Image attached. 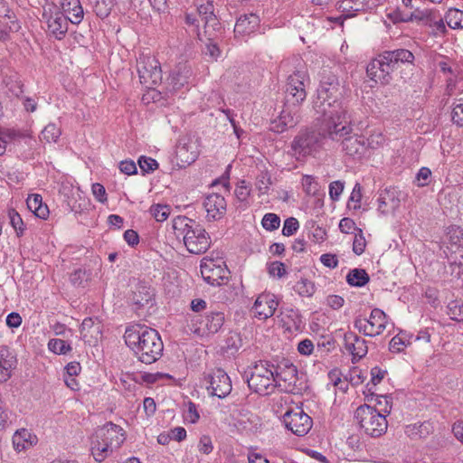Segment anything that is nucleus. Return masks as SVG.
<instances>
[{
	"label": "nucleus",
	"mask_w": 463,
	"mask_h": 463,
	"mask_svg": "<svg viewBox=\"0 0 463 463\" xmlns=\"http://www.w3.org/2000/svg\"><path fill=\"white\" fill-rule=\"evenodd\" d=\"M314 109L326 119V129L331 139L340 138L350 130L347 106L343 102V87L335 75L323 77Z\"/></svg>",
	"instance_id": "f257e3e1"
},
{
	"label": "nucleus",
	"mask_w": 463,
	"mask_h": 463,
	"mask_svg": "<svg viewBox=\"0 0 463 463\" xmlns=\"http://www.w3.org/2000/svg\"><path fill=\"white\" fill-rule=\"evenodd\" d=\"M124 339L138 360L151 364L157 361L163 353V341L156 329L141 324L127 327Z\"/></svg>",
	"instance_id": "f03ea898"
},
{
	"label": "nucleus",
	"mask_w": 463,
	"mask_h": 463,
	"mask_svg": "<svg viewBox=\"0 0 463 463\" xmlns=\"http://www.w3.org/2000/svg\"><path fill=\"white\" fill-rule=\"evenodd\" d=\"M174 230L183 235L184 243L190 253H204L211 245V239L205 229L194 220L178 216L174 220Z\"/></svg>",
	"instance_id": "7ed1b4c3"
},
{
	"label": "nucleus",
	"mask_w": 463,
	"mask_h": 463,
	"mask_svg": "<svg viewBox=\"0 0 463 463\" xmlns=\"http://www.w3.org/2000/svg\"><path fill=\"white\" fill-rule=\"evenodd\" d=\"M325 138L331 139L326 129V119L323 118V131L315 128H306L294 137L291 143V149L295 156H307L317 151Z\"/></svg>",
	"instance_id": "20e7f679"
},
{
	"label": "nucleus",
	"mask_w": 463,
	"mask_h": 463,
	"mask_svg": "<svg viewBox=\"0 0 463 463\" xmlns=\"http://www.w3.org/2000/svg\"><path fill=\"white\" fill-rule=\"evenodd\" d=\"M354 418L360 428L371 437L382 436L388 427L386 416L379 410L367 404L361 405L356 409Z\"/></svg>",
	"instance_id": "39448f33"
},
{
	"label": "nucleus",
	"mask_w": 463,
	"mask_h": 463,
	"mask_svg": "<svg viewBox=\"0 0 463 463\" xmlns=\"http://www.w3.org/2000/svg\"><path fill=\"white\" fill-rule=\"evenodd\" d=\"M274 364L267 361H259L250 368V376L247 378L248 386L254 392L268 395L276 388Z\"/></svg>",
	"instance_id": "423d86ee"
},
{
	"label": "nucleus",
	"mask_w": 463,
	"mask_h": 463,
	"mask_svg": "<svg viewBox=\"0 0 463 463\" xmlns=\"http://www.w3.org/2000/svg\"><path fill=\"white\" fill-rule=\"evenodd\" d=\"M308 75L306 71L298 70L288 77L285 87V101L288 106H300L307 98L306 81Z\"/></svg>",
	"instance_id": "0eeeda50"
},
{
	"label": "nucleus",
	"mask_w": 463,
	"mask_h": 463,
	"mask_svg": "<svg viewBox=\"0 0 463 463\" xmlns=\"http://www.w3.org/2000/svg\"><path fill=\"white\" fill-rule=\"evenodd\" d=\"M137 72L140 82L153 88L162 82V70L159 61L153 56L141 55L137 60Z\"/></svg>",
	"instance_id": "6e6552de"
},
{
	"label": "nucleus",
	"mask_w": 463,
	"mask_h": 463,
	"mask_svg": "<svg viewBox=\"0 0 463 463\" xmlns=\"http://www.w3.org/2000/svg\"><path fill=\"white\" fill-rule=\"evenodd\" d=\"M387 317L380 308H373L369 318L357 317L354 327L367 336H375L382 334L386 328Z\"/></svg>",
	"instance_id": "1a4fd4ad"
},
{
	"label": "nucleus",
	"mask_w": 463,
	"mask_h": 463,
	"mask_svg": "<svg viewBox=\"0 0 463 463\" xmlns=\"http://www.w3.org/2000/svg\"><path fill=\"white\" fill-rule=\"evenodd\" d=\"M200 267L203 280L212 286L222 285L228 278L229 270L221 259L203 258Z\"/></svg>",
	"instance_id": "9d476101"
},
{
	"label": "nucleus",
	"mask_w": 463,
	"mask_h": 463,
	"mask_svg": "<svg viewBox=\"0 0 463 463\" xmlns=\"http://www.w3.org/2000/svg\"><path fill=\"white\" fill-rule=\"evenodd\" d=\"M206 388L213 396L225 398L232 392V381L221 368H216L204 376Z\"/></svg>",
	"instance_id": "9b49d317"
},
{
	"label": "nucleus",
	"mask_w": 463,
	"mask_h": 463,
	"mask_svg": "<svg viewBox=\"0 0 463 463\" xmlns=\"http://www.w3.org/2000/svg\"><path fill=\"white\" fill-rule=\"evenodd\" d=\"M286 428L297 436L306 435L312 428V419L300 408L289 410L282 417Z\"/></svg>",
	"instance_id": "f8f14e48"
},
{
	"label": "nucleus",
	"mask_w": 463,
	"mask_h": 463,
	"mask_svg": "<svg viewBox=\"0 0 463 463\" xmlns=\"http://www.w3.org/2000/svg\"><path fill=\"white\" fill-rule=\"evenodd\" d=\"M195 322L199 325L194 328V333L200 335H213L223 326L224 315L222 312L211 311L204 317L196 316Z\"/></svg>",
	"instance_id": "ddd939ff"
},
{
	"label": "nucleus",
	"mask_w": 463,
	"mask_h": 463,
	"mask_svg": "<svg viewBox=\"0 0 463 463\" xmlns=\"http://www.w3.org/2000/svg\"><path fill=\"white\" fill-rule=\"evenodd\" d=\"M299 106L289 105L284 101V107L278 118L270 122V130L282 133L286 129L295 127L299 121Z\"/></svg>",
	"instance_id": "4468645a"
},
{
	"label": "nucleus",
	"mask_w": 463,
	"mask_h": 463,
	"mask_svg": "<svg viewBox=\"0 0 463 463\" xmlns=\"http://www.w3.org/2000/svg\"><path fill=\"white\" fill-rule=\"evenodd\" d=\"M352 133V127L346 134H344L340 138L332 139L333 141L341 142L342 150L348 156L353 157H361L365 150V137L361 135H350Z\"/></svg>",
	"instance_id": "2eb2a0df"
},
{
	"label": "nucleus",
	"mask_w": 463,
	"mask_h": 463,
	"mask_svg": "<svg viewBox=\"0 0 463 463\" xmlns=\"http://www.w3.org/2000/svg\"><path fill=\"white\" fill-rule=\"evenodd\" d=\"M197 14L204 23V35L208 36L209 40H212L215 33L221 29V24L214 14L213 2L206 1L205 3L200 4L197 7Z\"/></svg>",
	"instance_id": "dca6fc26"
},
{
	"label": "nucleus",
	"mask_w": 463,
	"mask_h": 463,
	"mask_svg": "<svg viewBox=\"0 0 463 463\" xmlns=\"http://www.w3.org/2000/svg\"><path fill=\"white\" fill-rule=\"evenodd\" d=\"M96 438L108 443L110 448L117 449L125 440V436L122 428L113 424L112 422L107 423L103 427L95 431Z\"/></svg>",
	"instance_id": "f3484780"
},
{
	"label": "nucleus",
	"mask_w": 463,
	"mask_h": 463,
	"mask_svg": "<svg viewBox=\"0 0 463 463\" xmlns=\"http://www.w3.org/2000/svg\"><path fill=\"white\" fill-rule=\"evenodd\" d=\"M274 377L276 387L284 389L293 388L298 381V370L292 364H286L282 365H274Z\"/></svg>",
	"instance_id": "a211bd4d"
},
{
	"label": "nucleus",
	"mask_w": 463,
	"mask_h": 463,
	"mask_svg": "<svg viewBox=\"0 0 463 463\" xmlns=\"http://www.w3.org/2000/svg\"><path fill=\"white\" fill-rule=\"evenodd\" d=\"M398 191L394 187L382 190L378 197V211L383 215L392 214L400 206Z\"/></svg>",
	"instance_id": "6ab92c4d"
},
{
	"label": "nucleus",
	"mask_w": 463,
	"mask_h": 463,
	"mask_svg": "<svg viewBox=\"0 0 463 463\" xmlns=\"http://www.w3.org/2000/svg\"><path fill=\"white\" fill-rule=\"evenodd\" d=\"M278 301L275 296L271 294L260 295L252 307V310L256 317L265 320L272 317L278 307Z\"/></svg>",
	"instance_id": "aec40b11"
},
{
	"label": "nucleus",
	"mask_w": 463,
	"mask_h": 463,
	"mask_svg": "<svg viewBox=\"0 0 463 463\" xmlns=\"http://www.w3.org/2000/svg\"><path fill=\"white\" fill-rule=\"evenodd\" d=\"M203 206L208 221L219 220L226 213V201L222 195L218 194H212L206 196Z\"/></svg>",
	"instance_id": "412c9836"
},
{
	"label": "nucleus",
	"mask_w": 463,
	"mask_h": 463,
	"mask_svg": "<svg viewBox=\"0 0 463 463\" xmlns=\"http://www.w3.org/2000/svg\"><path fill=\"white\" fill-rule=\"evenodd\" d=\"M345 347L353 355V362L358 361L368 352L366 341L353 332H347L344 335Z\"/></svg>",
	"instance_id": "4be33fe9"
},
{
	"label": "nucleus",
	"mask_w": 463,
	"mask_h": 463,
	"mask_svg": "<svg viewBox=\"0 0 463 463\" xmlns=\"http://www.w3.org/2000/svg\"><path fill=\"white\" fill-rule=\"evenodd\" d=\"M260 25V18L255 14L241 15L234 26L235 37H243L254 33Z\"/></svg>",
	"instance_id": "5701e85b"
},
{
	"label": "nucleus",
	"mask_w": 463,
	"mask_h": 463,
	"mask_svg": "<svg viewBox=\"0 0 463 463\" xmlns=\"http://www.w3.org/2000/svg\"><path fill=\"white\" fill-rule=\"evenodd\" d=\"M192 75L191 67L185 62H181L172 71L168 81L172 85L173 90H176L188 84Z\"/></svg>",
	"instance_id": "b1692460"
},
{
	"label": "nucleus",
	"mask_w": 463,
	"mask_h": 463,
	"mask_svg": "<svg viewBox=\"0 0 463 463\" xmlns=\"http://www.w3.org/2000/svg\"><path fill=\"white\" fill-rule=\"evenodd\" d=\"M80 334L85 343L95 345L102 335L100 322L91 317L85 318L81 323Z\"/></svg>",
	"instance_id": "393cba45"
},
{
	"label": "nucleus",
	"mask_w": 463,
	"mask_h": 463,
	"mask_svg": "<svg viewBox=\"0 0 463 463\" xmlns=\"http://www.w3.org/2000/svg\"><path fill=\"white\" fill-rule=\"evenodd\" d=\"M16 359L6 346H0V383L10 379Z\"/></svg>",
	"instance_id": "a878e982"
},
{
	"label": "nucleus",
	"mask_w": 463,
	"mask_h": 463,
	"mask_svg": "<svg viewBox=\"0 0 463 463\" xmlns=\"http://www.w3.org/2000/svg\"><path fill=\"white\" fill-rule=\"evenodd\" d=\"M48 31L56 39H62L68 31V18L61 13H55L47 20Z\"/></svg>",
	"instance_id": "bb28decb"
},
{
	"label": "nucleus",
	"mask_w": 463,
	"mask_h": 463,
	"mask_svg": "<svg viewBox=\"0 0 463 463\" xmlns=\"http://www.w3.org/2000/svg\"><path fill=\"white\" fill-rule=\"evenodd\" d=\"M37 441V438L26 430L21 429L15 431L13 436V445L15 450L23 451L31 448Z\"/></svg>",
	"instance_id": "cd10ccee"
},
{
	"label": "nucleus",
	"mask_w": 463,
	"mask_h": 463,
	"mask_svg": "<svg viewBox=\"0 0 463 463\" xmlns=\"http://www.w3.org/2000/svg\"><path fill=\"white\" fill-rule=\"evenodd\" d=\"M90 450L95 460L101 462L114 450V449L110 448V446L105 441L96 438V434L94 433L91 437Z\"/></svg>",
	"instance_id": "c85d7f7f"
},
{
	"label": "nucleus",
	"mask_w": 463,
	"mask_h": 463,
	"mask_svg": "<svg viewBox=\"0 0 463 463\" xmlns=\"http://www.w3.org/2000/svg\"><path fill=\"white\" fill-rule=\"evenodd\" d=\"M28 209L40 219H46L49 215V209L43 203V198L40 194L29 195L26 200Z\"/></svg>",
	"instance_id": "c756f323"
},
{
	"label": "nucleus",
	"mask_w": 463,
	"mask_h": 463,
	"mask_svg": "<svg viewBox=\"0 0 463 463\" xmlns=\"http://www.w3.org/2000/svg\"><path fill=\"white\" fill-rule=\"evenodd\" d=\"M384 52L387 55V61L392 62L396 70L398 69L400 63L412 64L414 61L413 53L406 49L385 51Z\"/></svg>",
	"instance_id": "7c9ffc66"
},
{
	"label": "nucleus",
	"mask_w": 463,
	"mask_h": 463,
	"mask_svg": "<svg viewBox=\"0 0 463 463\" xmlns=\"http://www.w3.org/2000/svg\"><path fill=\"white\" fill-rule=\"evenodd\" d=\"M62 7L65 13H67L66 18L68 22L78 24L83 18V9L79 0H70L67 3L62 4Z\"/></svg>",
	"instance_id": "2f4dec72"
},
{
	"label": "nucleus",
	"mask_w": 463,
	"mask_h": 463,
	"mask_svg": "<svg viewBox=\"0 0 463 463\" xmlns=\"http://www.w3.org/2000/svg\"><path fill=\"white\" fill-rule=\"evenodd\" d=\"M153 296V291L149 288L138 285L133 291L131 300L137 308H140L148 305L152 301Z\"/></svg>",
	"instance_id": "473e14b6"
},
{
	"label": "nucleus",
	"mask_w": 463,
	"mask_h": 463,
	"mask_svg": "<svg viewBox=\"0 0 463 463\" xmlns=\"http://www.w3.org/2000/svg\"><path fill=\"white\" fill-rule=\"evenodd\" d=\"M370 280V277L367 272L363 269H354L349 271L346 276V281L350 286L353 287H364Z\"/></svg>",
	"instance_id": "72a5a7b5"
},
{
	"label": "nucleus",
	"mask_w": 463,
	"mask_h": 463,
	"mask_svg": "<svg viewBox=\"0 0 463 463\" xmlns=\"http://www.w3.org/2000/svg\"><path fill=\"white\" fill-rule=\"evenodd\" d=\"M445 20L451 29L463 28V12L458 9H449L445 15Z\"/></svg>",
	"instance_id": "f704fd0d"
},
{
	"label": "nucleus",
	"mask_w": 463,
	"mask_h": 463,
	"mask_svg": "<svg viewBox=\"0 0 463 463\" xmlns=\"http://www.w3.org/2000/svg\"><path fill=\"white\" fill-rule=\"evenodd\" d=\"M379 61H381V75H382V83L388 84L390 82L391 77L390 74L396 70L392 62L387 61V55L383 52L379 56Z\"/></svg>",
	"instance_id": "c9c22d12"
},
{
	"label": "nucleus",
	"mask_w": 463,
	"mask_h": 463,
	"mask_svg": "<svg viewBox=\"0 0 463 463\" xmlns=\"http://www.w3.org/2000/svg\"><path fill=\"white\" fill-rule=\"evenodd\" d=\"M61 134V128L53 123L48 124L41 133V140L47 143H55Z\"/></svg>",
	"instance_id": "e433bc0d"
},
{
	"label": "nucleus",
	"mask_w": 463,
	"mask_h": 463,
	"mask_svg": "<svg viewBox=\"0 0 463 463\" xmlns=\"http://www.w3.org/2000/svg\"><path fill=\"white\" fill-rule=\"evenodd\" d=\"M315 285L307 279L301 278L294 286V290L301 297H311L315 293Z\"/></svg>",
	"instance_id": "4c0bfd02"
},
{
	"label": "nucleus",
	"mask_w": 463,
	"mask_h": 463,
	"mask_svg": "<svg viewBox=\"0 0 463 463\" xmlns=\"http://www.w3.org/2000/svg\"><path fill=\"white\" fill-rule=\"evenodd\" d=\"M113 4L112 0H94L93 1V10L95 14L100 17H107L112 9Z\"/></svg>",
	"instance_id": "58836bf2"
},
{
	"label": "nucleus",
	"mask_w": 463,
	"mask_h": 463,
	"mask_svg": "<svg viewBox=\"0 0 463 463\" xmlns=\"http://www.w3.org/2000/svg\"><path fill=\"white\" fill-rule=\"evenodd\" d=\"M448 315L455 321L463 322V301H451L448 305Z\"/></svg>",
	"instance_id": "ea45409f"
},
{
	"label": "nucleus",
	"mask_w": 463,
	"mask_h": 463,
	"mask_svg": "<svg viewBox=\"0 0 463 463\" xmlns=\"http://www.w3.org/2000/svg\"><path fill=\"white\" fill-rule=\"evenodd\" d=\"M272 184L271 176L268 172H261L256 179V187L262 194H267Z\"/></svg>",
	"instance_id": "a19ab883"
},
{
	"label": "nucleus",
	"mask_w": 463,
	"mask_h": 463,
	"mask_svg": "<svg viewBox=\"0 0 463 463\" xmlns=\"http://www.w3.org/2000/svg\"><path fill=\"white\" fill-rule=\"evenodd\" d=\"M8 217L10 220V224L15 230L17 236L23 235L24 227L20 214L15 210L10 209L8 211Z\"/></svg>",
	"instance_id": "79ce46f5"
},
{
	"label": "nucleus",
	"mask_w": 463,
	"mask_h": 463,
	"mask_svg": "<svg viewBox=\"0 0 463 463\" xmlns=\"http://www.w3.org/2000/svg\"><path fill=\"white\" fill-rule=\"evenodd\" d=\"M49 349L57 354H65L71 348L64 340L61 339H51L48 343Z\"/></svg>",
	"instance_id": "37998d69"
},
{
	"label": "nucleus",
	"mask_w": 463,
	"mask_h": 463,
	"mask_svg": "<svg viewBox=\"0 0 463 463\" xmlns=\"http://www.w3.org/2000/svg\"><path fill=\"white\" fill-rule=\"evenodd\" d=\"M366 71L368 76L374 81L382 83L381 61L379 58L373 59L367 66Z\"/></svg>",
	"instance_id": "c03bdc74"
},
{
	"label": "nucleus",
	"mask_w": 463,
	"mask_h": 463,
	"mask_svg": "<svg viewBox=\"0 0 463 463\" xmlns=\"http://www.w3.org/2000/svg\"><path fill=\"white\" fill-rule=\"evenodd\" d=\"M150 213L157 222H164L170 214V208L166 204H156L151 206Z\"/></svg>",
	"instance_id": "a18cd8bd"
},
{
	"label": "nucleus",
	"mask_w": 463,
	"mask_h": 463,
	"mask_svg": "<svg viewBox=\"0 0 463 463\" xmlns=\"http://www.w3.org/2000/svg\"><path fill=\"white\" fill-rule=\"evenodd\" d=\"M262 227L267 231H274L279 227L280 219L275 213H266L261 221Z\"/></svg>",
	"instance_id": "49530a36"
},
{
	"label": "nucleus",
	"mask_w": 463,
	"mask_h": 463,
	"mask_svg": "<svg viewBox=\"0 0 463 463\" xmlns=\"http://www.w3.org/2000/svg\"><path fill=\"white\" fill-rule=\"evenodd\" d=\"M302 185L305 193L308 195H315L318 191V183L311 175L302 177Z\"/></svg>",
	"instance_id": "de8ad7c7"
},
{
	"label": "nucleus",
	"mask_w": 463,
	"mask_h": 463,
	"mask_svg": "<svg viewBox=\"0 0 463 463\" xmlns=\"http://www.w3.org/2000/svg\"><path fill=\"white\" fill-rule=\"evenodd\" d=\"M451 118L453 123L459 127H463V99H458L453 105V109L451 113Z\"/></svg>",
	"instance_id": "09e8293b"
},
{
	"label": "nucleus",
	"mask_w": 463,
	"mask_h": 463,
	"mask_svg": "<svg viewBox=\"0 0 463 463\" xmlns=\"http://www.w3.org/2000/svg\"><path fill=\"white\" fill-rule=\"evenodd\" d=\"M366 246L365 239L363 235V232L361 229H358V233H355L354 242H353V250L356 255H361L364 253Z\"/></svg>",
	"instance_id": "8fccbe9b"
},
{
	"label": "nucleus",
	"mask_w": 463,
	"mask_h": 463,
	"mask_svg": "<svg viewBox=\"0 0 463 463\" xmlns=\"http://www.w3.org/2000/svg\"><path fill=\"white\" fill-rule=\"evenodd\" d=\"M138 165L143 173H150L158 168V163L151 157L141 156Z\"/></svg>",
	"instance_id": "3c124183"
},
{
	"label": "nucleus",
	"mask_w": 463,
	"mask_h": 463,
	"mask_svg": "<svg viewBox=\"0 0 463 463\" xmlns=\"http://www.w3.org/2000/svg\"><path fill=\"white\" fill-rule=\"evenodd\" d=\"M188 147L184 145L177 147L176 155L178 158L183 162L184 164L190 165L191 163L194 162L195 158L197 157L196 152H192L189 156H187Z\"/></svg>",
	"instance_id": "603ef678"
},
{
	"label": "nucleus",
	"mask_w": 463,
	"mask_h": 463,
	"mask_svg": "<svg viewBox=\"0 0 463 463\" xmlns=\"http://www.w3.org/2000/svg\"><path fill=\"white\" fill-rule=\"evenodd\" d=\"M200 416L197 411L196 406L194 402H188L187 409L184 412V420L190 423H195L199 420Z\"/></svg>",
	"instance_id": "864d4df0"
},
{
	"label": "nucleus",
	"mask_w": 463,
	"mask_h": 463,
	"mask_svg": "<svg viewBox=\"0 0 463 463\" xmlns=\"http://www.w3.org/2000/svg\"><path fill=\"white\" fill-rule=\"evenodd\" d=\"M298 221L294 217H289L284 222L282 233L284 236H291L298 231Z\"/></svg>",
	"instance_id": "5fc2aeb1"
},
{
	"label": "nucleus",
	"mask_w": 463,
	"mask_h": 463,
	"mask_svg": "<svg viewBox=\"0 0 463 463\" xmlns=\"http://www.w3.org/2000/svg\"><path fill=\"white\" fill-rule=\"evenodd\" d=\"M225 342H226V345H225L226 350L231 351V352L237 351L241 345V340L239 335H237L235 333L231 334L226 338Z\"/></svg>",
	"instance_id": "6e6d98bb"
},
{
	"label": "nucleus",
	"mask_w": 463,
	"mask_h": 463,
	"mask_svg": "<svg viewBox=\"0 0 463 463\" xmlns=\"http://www.w3.org/2000/svg\"><path fill=\"white\" fill-rule=\"evenodd\" d=\"M250 189L246 184L245 181H241L236 187L234 194L237 197V199L241 202H244L248 199L250 195Z\"/></svg>",
	"instance_id": "4d7b16f0"
},
{
	"label": "nucleus",
	"mask_w": 463,
	"mask_h": 463,
	"mask_svg": "<svg viewBox=\"0 0 463 463\" xmlns=\"http://www.w3.org/2000/svg\"><path fill=\"white\" fill-rule=\"evenodd\" d=\"M449 240L452 244L463 248V230L459 227L452 228L449 232Z\"/></svg>",
	"instance_id": "13d9d810"
},
{
	"label": "nucleus",
	"mask_w": 463,
	"mask_h": 463,
	"mask_svg": "<svg viewBox=\"0 0 463 463\" xmlns=\"http://www.w3.org/2000/svg\"><path fill=\"white\" fill-rule=\"evenodd\" d=\"M362 3L359 0H342L339 8L342 9L343 12H357L361 9Z\"/></svg>",
	"instance_id": "bf43d9fd"
},
{
	"label": "nucleus",
	"mask_w": 463,
	"mask_h": 463,
	"mask_svg": "<svg viewBox=\"0 0 463 463\" xmlns=\"http://www.w3.org/2000/svg\"><path fill=\"white\" fill-rule=\"evenodd\" d=\"M344 183L340 181L332 182L329 184V195L333 201H337L343 193Z\"/></svg>",
	"instance_id": "052dcab7"
},
{
	"label": "nucleus",
	"mask_w": 463,
	"mask_h": 463,
	"mask_svg": "<svg viewBox=\"0 0 463 463\" xmlns=\"http://www.w3.org/2000/svg\"><path fill=\"white\" fill-rule=\"evenodd\" d=\"M269 273L270 276L281 278L286 274V268L284 263L274 261L269 267Z\"/></svg>",
	"instance_id": "680f3d73"
},
{
	"label": "nucleus",
	"mask_w": 463,
	"mask_h": 463,
	"mask_svg": "<svg viewBox=\"0 0 463 463\" xmlns=\"http://www.w3.org/2000/svg\"><path fill=\"white\" fill-rule=\"evenodd\" d=\"M91 190H92L93 195L99 202H100V203L107 202L108 198H107L106 190H105V187L101 184H99V183L93 184Z\"/></svg>",
	"instance_id": "e2e57ef3"
},
{
	"label": "nucleus",
	"mask_w": 463,
	"mask_h": 463,
	"mask_svg": "<svg viewBox=\"0 0 463 463\" xmlns=\"http://www.w3.org/2000/svg\"><path fill=\"white\" fill-rule=\"evenodd\" d=\"M213 443L212 439L209 436H203L201 437L198 444V449L200 452L203 454H210L213 451Z\"/></svg>",
	"instance_id": "0e129e2a"
},
{
	"label": "nucleus",
	"mask_w": 463,
	"mask_h": 463,
	"mask_svg": "<svg viewBox=\"0 0 463 463\" xmlns=\"http://www.w3.org/2000/svg\"><path fill=\"white\" fill-rule=\"evenodd\" d=\"M119 170L121 173L126 174L128 175L137 174V168L134 161L132 160H124L119 164Z\"/></svg>",
	"instance_id": "69168bd1"
},
{
	"label": "nucleus",
	"mask_w": 463,
	"mask_h": 463,
	"mask_svg": "<svg viewBox=\"0 0 463 463\" xmlns=\"http://www.w3.org/2000/svg\"><path fill=\"white\" fill-rule=\"evenodd\" d=\"M377 404L382 407L379 411H382L385 416L392 411V398L387 395H381L378 397Z\"/></svg>",
	"instance_id": "338daca9"
},
{
	"label": "nucleus",
	"mask_w": 463,
	"mask_h": 463,
	"mask_svg": "<svg viewBox=\"0 0 463 463\" xmlns=\"http://www.w3.org/2000/svg\"><path fill=\"white\" fill-rule=\"evenodd\" d=\"M320 261L324 266L330 269H335L338 265V260L335 254L325 253L321 255Z\"/></svg>",
	"instance_id": "774afa93"
}]
</instances>
